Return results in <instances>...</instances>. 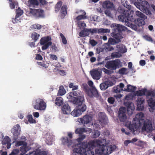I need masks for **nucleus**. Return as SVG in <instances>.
<instances>
[{
	"instance_id": "72a5a7b5",
	"label": "nucleus",
	"mask_w": 155,
	"mask_h": 155,
	"mask_svg": "<svg viewBox=\"0 0 155 155\" xmlns=\"http://www.w3.org/2000/svg\"><path fill=\"white\" fill-rule=\"evenodd\" d=\"M136 88V87L129 84L127 85V88L124 87V91L131 92H133L135 90Z\"/></svg>"
},
{
	"instance_id": "8fccbe9b",
	"label": "nucleus",
	"mask_w": 155,
	"mask_h": 155,
	"mask_svg": "<svg viewBox=\"0 0 155 155\" xmlns=\"http://www.w3.org/2000/svg\"><path fill=\"white\" fill-rule=\"evenodd\" d=\"M78 94L76 91H72L69 93L68 97L69 99H71L74 97L75 96H78Z\"/></svg>"
},
{
	"instance_id": "0e129e2a",
	"label": "nucleus",
	"mask_w": 155,
	"mask_h": 155,
	"mask_svg": "<svg viewBox=\"0 0 155 155\" xmlns=\"http://www.w3.org/2000/svg\"><path fill=\"white\" fill-rule=\"evenodd\" d=\"M134 5L137 8H139V9L141 11V7L140 2H135L134 3Z\"/></svg>"
},
{
	"instance_id": "9d476101",
	"label": "nucleus",
	"mask_w": 155,
	"mask_h": 155,
	"mask_svg": "<svg viewBox=\"0 0 155 155\" xmlns=\"http://www.w3.org/2000/svg\"><path fill=\"white\" fill-rule=\"evenodd\" d=\"M130 99V96L126 95L125 97L124 105L127 107V111L129 115H131L133 113L134 109V104L128 100Z\"/></svg>"
},
{
	"instance_id": "9b49d317",
	"label": "nucleus",
	"mask_w": 155,
	"mask_h": 155,
	"mask_svg": "<svg viewBox=\"0 0 155 155\" xmlns=\"http://www.w3.org/2000/svg\"><path fill=\"white\" fill-rule=\"evenodd\" d=\"M33 105L34 108L36 110H44L46 107V104L42 99L38 98L35 101Z\"/></svg>"
},
{
	"instance_id": "680f3d73",
	"label": "nucleus",
	"mask_w": 155,
	"mask_h": 155,
	"mask_svg": "<svg viewBox=\"0 0 155 155\" xmlns=\"http://www.w3.org/2000/svg\"><path fill=\"white\" fill-rule=\"evenodd\" d=\"M16 5V3L15 2H13L11 1V3H10V7L12 9H13L15 8V5Z\"/></svg>"
},
{
	"instance_id": "2f4dec72",
	"label": "nucleus",
	"mask_w": 155,
	"mask_h": 155,
	"mask_svg": "<svg viewBox=\"0 0 155 155\" xmlns=\"http://www.w3.org/2000/svg\"><path fill=\"white\" fill-rule=\"evenodd\" d=\"M118 12L121 13L122 14H129V12H130V11L126 9L124 7H123L121 6L120 7L118 10Z\"/></svg>"
},
{
	"instance_id": "7c9ffc66",
	"label": "nucleus",
	"mask_w": 155,
	"mask_h": 155,
	"mask_svg": "<svg viewBox=\"0 0 155 155\" xmlns=\"http://www.w3.org/2000/svg\"><path fill=\"white\" fill-rule=\"evenodd\" d=\"M82 113L78 107L74 109L71 113L72 115L74 117H77L80 115Z\"/></svg>"
},
{
	"instance_id": "6e6552de",
	"label": "nucleus",
	"mask_w": 155,
	"mask_h": 155,
	"mask_svg": "<svg viewBox=\"0 0 155 155\" xmlns=\"http://www.w3.org/2000/svg\"><path fill=\"white\" fill-rule=\"evenodd\" d=\"M92 118L91 115L86 114L82 117L78 118V121L84 127H90L93 125V123L92 122Z\"/></svg>"
},
{
	"instance_id": "f257e3e1",
	"label": "nucleus",
	"mask_w": 155,
	"mask_h": 155,
	"mask_svg": "<svg viewBox=\"0 0 155 155\" xmlns=\"http://www.w3.org/2000/svg\"><path fill=\"white\" fill-rule=\"evenodd\" d=\"M108 143V142H106V139L99 138L97 139V154L109 155L116 148V146L114 145L107 146Z\"/></svg>"
},
{
	"instance_id": "09e8293b",
	"label": "nucleus",
	"mask_w": 155,
	"mask_h": 155,
	"mask_svg": "<svg viewBox=\"0 0 155 155\" xmlns=\"http://www.w3.org/2000/svg\"><path fill=\"white\" fill-rule=\"evenodd\" d=\"M27 118L28 119V121L31 124L36 123V120L33 118L31 115H28L27 117Z\"/></svg>"
},
{
	"instance_id": "bb28decb",
	"label": "nucleus",
	"mask_w": 155,
	"mask_h": 155,
	"mask_svg": "<svg viewBox=\"0 0 155 155\" xmlns=\"http://www.w3.org/2000/svg\"><path fill=\"white\" fill-rule=\"evenodd\" d=\"M146 19L140 18L136 19L134 18V20L133 22L134 21V23L139 26H142L145 24V22L144 20Z\"/></svg>"
},
{
	"instance_id": "603ef678",
	"label": "nucleus",
	"mask_w": 155,
	"mask_h": 155,
	"mask_svg": "<svg viewBox=\"0 0 155 155\" xmlns=\"http://www.w3.org/2000/svg\"><path fill=\"white\" fill-rule=\"evenodd\" d=\"M121 54L119 52H115L111 54V56L113 58H120L121 56Z\"/></svg>"
},
{
	"instance_id": "412c9836",
	"label": "nucleus",
	"mask_w": 155,
	"mask_h": 155,
	"mask_svg": "<svg viewBox=\"0 0 155 155\" xmlns=\"http://www.w3.org/2000/svg\"><path fill=\"white\" fill-rule=\"evenodd\" d=\"M84 100V97L82 96H78L75 97H73L71 100V101L73 104H74L80 106L82 104Z\"/></svg>"
},
{
	"instance_id": "a211bd4d",
	"label": "nucleus",
	"mask_w": 155,
	"mask_h": 155,
	"mask_svg": "<svg viewBox=\"0 0 155 155\" xmlns=\"http://www.w3.org/2000/svg\"><path fill=\"white\" fill-rule=\"evenodd\" d=\"M126 109L124 107L120 108L118 113L119 119L121 122H124L127 121V117L126 114Z\"/></svg>"
},
{
	"instance_id": "a878e982",
	"label": "nucleus",
	"mask_w": 155,
	"mask_h": 155,
	"mask_svg": "<svg viewBox=\"0 0 155 155\" xmlns=\"http://www.w3.org/2000/svg\"><path fill=\"white\" fill-rule=\"evenodd\" d=\"M61 140L63 144L67 145L68 147L71 145L72 143V140L71 139H69L67 137H62Z\"/></svg>"
},
{
	"instance_id": "3c124183",
	"label": "nucleus",
	"mask_w": 155,
	"mask_h": 155,
	"mask_svg": "<svg viewBox=\"0 0 155 155\" xmlns=\"http://www.w3.org/2000/svg\"><path fill=\"white\" fill-rule=\"evenodd\" d=\"M110 30L107 29L100 28L97 30V32L98 33H104L109 32Z\"/></svg>"
},
{
	"instance_id": "4d7b16f0",
	"label": "nucleus",
	"mask_w": 155,
	"mask_h": 155,
	"mask_svg": "<svg viewBox=\"0 0 155 155\" xmlns=\"http://www.w3.org/2000/svg\"><path fill=\"white\" fill-rule=\"evenodd\" d=\"M19 151L18 149H14L9 155H17L19 153Z\"/></svg>"
},
{
	"instance_id": "13d9d810",
	"label": "nucleus",
	"mask_w": 155,
	"mask_h": 155,
	"mask_svg": "<svg viewBox=\"0 0 155 155\" xmlns=\"http://www.w3.org/2000/svg\"><path fill=\"white\" fill-rule=\"evenodd\" d=\"M107 46L105 47V49L107 51H110L113 50L114 49V48L112 46L110 45V44L106 45Z\"/></svg>"
},
{
	"instance_id": "b1692460",
	"label": "nucleus",
	"mask_w": 155,
	"mask_h": 155,
	"mask_svg": "<svg viewBox=\"0 0 155 155\" xmlns=\"http://www.w3.org/2000/svg\"><path fill=\"white\" fill-rule=\"evenodd\" d=\"M124 84L122 83H120L119 85L114 87L113 91L116 93H119L121 91H124Z\"/></svg>"
},
{
	"instance_id": "4be33fe9",
	"label": "nucleus",
	"mask_w": 155,
	"mask_h": 155,
	"mask_svg": "<svg viewBox=\"0 0 155 155\" xmlns=\"http://www.w3.org/2000/svg\"><path fill=\"white\" fill-rule=\"evenodd\" d=\"M16 15L15 18L12 19V22L14 23H18L21 22V20L19 19V17L21 16L23 14V12L19 8L16 10Z\"/></svg>"
},
{
	"instance_id": "338daca9",
	"label": "nucleus",
	"mask_w": 155,
	"mask_h": 155,
	"mask_svg": "<svg viewBox=\"0 0 155 155\" xmlns=\"http://www.w3.org/2000/svg\"><path fill=\"white\" fill-rule=\"evenodd\" d=\"M50 59H52L53 60H57L58 59V58L57 56L54 54H50Z\"/></svg>"
},
{
	"instance_id": "a19ab883",
	"label": "nucleus",
	"mask_w": 155,
	"mask_h": 155,
	"mask_svg": "<svg viewBox=\"0 0 155 155\" xmlns=\"http://www.w3.org/2000/svg\"><path fill=\"white\" fill-rule=\"evenodd\" d=\"M39 36V34L35 32L32 33L31 35V38L34 40L35 42L37 41L38 40Z\"/></svg>"
},
{
	"instance_id": "473e14b6",
	"label": "nucleus",
	"mask_w": 155,
	"mask_h": 155,
	"mask_svg": "<svg viewBox=\"0 0 155 155\" xmlns=\"http://www.w3.org/2000/svg\"><path fill=\"white\" fill-rule=\"evenodd\" d=\"M63 104V99L61 97L56 98L55 100V104L58 106H60Z\"/></svg>"
},
{
	"instance_id": "5701e85b",
	"label": "nucleus",
	"mask_w": 155,
	"mask_h": 155,
	"mask_svg": "<svg viewBox=\"0 0 155 155\" xmlns=\"http://www.w3.org/2000/svg\"><path fill=\"white\" fill-rule=\"evenodd\" d=\"M61 110L63 114H68L71 113V109L70 107L68 104H64L61 107Z\"/></svg>"
},
{
	"instance_id": "37998d69",
	"label": "nucleus",
	"mask_w": 155,
	"mask_h": 155,
	"mask_svg": "<svg viewBox=\"0 0 155 155\" xmlns=\"http://www.w3.org/2000/svg\"><path fill=\"white\" fill-rule=\"evenodd\" d=\"M110 134V132L109 130H105L103 132V133L101 134L100 132L97 130V135H98V137L101 135V137H104V136L107 137Z\"/></svg>"
},
{
	"instance_id": "f03ea898",
	"label": "nucleus",
	"mask_w": 155,
	"mask_h": 155,
	"mask_svg": "<svg viewBox=\"0 0 155 155\" xmlns=\"http://www.w3.org/2000/svg\"><path fill=\"white\" fill-rule=\"evenodd\" d=\"M145 117L144 114L142 112H140L136 115L135 117L134 118L132 124L130 121L126 122L125 126L132 131L134 132L137 130L141 125L142 123L144 121Z\"/></svg>"
},
{
	"instance_id": "052dcab7",
	"label": "nucleus",
	"mask_w": 155,
	"mask_h": 155,
	"mask_svg": "<svg viewBox=\"0 0 155 155\" xmlns=\"http://www.w3.org/2000/svg\"><path fill=\"white\" fill-rule=\"evenodd\" d=\"M78 26L80 28H84L86 26V24L84 22L80 21L78 23Z\"/></svg>"
},
{
	"instance_id": "5fc2aeb1",
	"label": "nucleus",
	"mask_w": 155,
	"mask_h": 155,
	"mask_svg": "<svg viewBox=\"0 0 155 155\" xmlns=\"http://www.w3.org/2000/svg\"><path fill=\"white\" fill-rule=\"evenodd\" d=\"M60 35L62 39V42L63 44L64 45L67 44V41L64 35L62 33H61Z\"/></svg>"
},
{
	"instance_id": "f704fd0d",
	"label": "nucleus",
	"mask_w": 155,
	"mask_h": 155,
	"mask_svg": "<svg viewBox=\"0 0 155 155\" xmlns=\"http://www.w3.org/2000/svg\"><path fill=\"white\" fill-rule=\"evenodd\" d=\"M87 130L85 128H79L76 129L75 131V133L79 135L81 134L83 132H86Z\"/></svg>"
},
{
	"instance_id": "864d4df0",
	"label": "nucleus",
	"mask_w": 155,
	"mask_h": 155,
	"mask_svg": "<svg viewBox=\"0 0 155 155\" xmlns=\"http://www.w3.org/2000/svg\"><path fill=\"white\" fill-rule=\"evenodd\" d=\"M80 109L81 112L83 113L85 111L86 109V105L84 104L81 105L80 106H79L78 107Z\"/></svg>"
},
{
	"instance_id": "cd10ccee",
	"label": "nucleus",
	"mask_w": 155,
	"mask_h": 155,
	"mask_svg": "<svg viewBox=\"0 0 155 155\" xmlns=\"http://www.w3.org/2000/svg\"><path fill=\"white\" fill-rule=\"evenodd\" d=\"M116 50L120 53H124L127 51V49L125 46L122 44L117 45L116 46Z\"/></svg>"
},
{
	"instance_id": "423d86ee",
	"label": "nucleus",
	"mask_w": 155,
	"mask_h": 155,
	"mask_svg": "<svg viewBox=\"0 0 155 155\" xmlns=\"http://www.w3.org/2000/svg\"><path fill=\"white\" fill-rule=\"evenodd\" d=\"M87 84L91 87H89L87 85L84 86V88L87 95L91 97H97V90L96 87L93 86V83L91 80L88 81Z\"/></svg>"
},
{
	"instance_id": "c9c22d12",
	"label": "nucleus",
	"mask_w": 155,
	"mask_h": 155,
	"mask_svg": "<svg viewBox=\"0 0 155 155\" xmlns=\"http://www.w3.org/2000/svg\"><path fill=\"white\" fill-rule=\"evenodd\" d=\"M27 144L26 143V145L25 144L20 148V150L24 153H25L30 150L29 147L27 146Z\"/></svg>"
},
{
	"instance_id": "20e7f679",
	"label": "nucleus",
	"mask_w": 155,
	"mask_h": 155,
	"mask_svg": "<svg viewBox=\"0 0 155 155\" xmlns=\"http://www.w3.org/2000/svg\"><path fill=\"white\" fill-rule=\"evenodd\" d=\"M118 18L119 21L122 22H125V25L130 28L132 29L137 30V27L136 25H133L129 22V21L133 22L134 20V17L133 15L130 14H121L118 16Z\"/></svg>"
},
{
	"instance_id": "393cba45",
	"label": "nucleus",
	"mask_w": 155,
	"mask_h": 155,
	"mask_svg": "<svg viewBox=\"0 0 155 155\" xmlns=\"http://www.w3.org/2000/svg\"><path fill=\"white\" fill-rule=\"evenodd\" d=\"M67 6L66 5H63L61 7L60 14L61 18H64L67 13Z\"/></svg>"
},
{
	"instance_id": "6ab92c4d",
	"label": "nucleus",
	"mask_w": 155,
	"mask_h": 155,
	"mask_svg": "<svg viewBox=\"0 0 155 155\" xmlns=\"http://www.w3.org/2000/svg\"><path fill=\"white\" fill-rule=\"evenodd\" d=\"M97 31L96 29H85L79 33V35L80 37L87 36H88L90 33L93 34L96 33Z\"/></svg>"
},
{
	"instance_id": "ddd939ff",
	"label": "nucleus",
	"mask_w": 155,
	"mask_h": 155,
	"mask_svg": "<svg viewBox=\"0 0 155 155\" xmlns=\"http://www.w3.org/2000/svg\"><path fill=\"white\" fill-rule=\"evenodd\" d=\"M111 27L113 28L114 30L116 32L117 31L118 33H116L115 34H120L122 31H127L128 33L131 32V31L129 30L127 28L121 25L114 23L111 25Z\"/></svg>"
},
{
	"instance_id": "c85d7f7f",
	"label": "nucleus",
	"mask_w": 155,
	"mask_h": 155,
	"mask_svg": "<svg viewBox=\"0 0 155 155\" xmlns=\"http://www.w3.org/2000/svg\"><path fill=\"white\" fill-rule=\"evenodd\" d=\"M103 6L104 8H113L114 5L113 3L109 1H107L104 2Z\"/></svg>"
},
{
	"instance_id": "2eb2a0df",
	"label": "nucleus",
	"mask_w": 155,
	"mask_h": 155,
	"mask_svg": "<svg viewBox=\"0 0 155 155\" xmlns=\"http://www.w3.org/2000/svg\"><path fill=\"white\" fill-rule=\"evenodd\" d=\"M98 121L101 126L104 127L107 124L109 121L105 114L104 112H100L98 114Z\"/></svg>"
},
{
	"instance_id": "c756f323",
	"label": "nucleus",
	"mask_w": 155,
	"mask_h": 155,
	"mask_svg": "<svg viewBox=\"0 0 155 155\" xmlns=\"http://www.w3.org/2000/svg\"><path fill=\"white\" fill-rule=\"evenodd\" d=\"M80 12H82V15H80L76 17V19L77 21L82 19H85L87 18V16L86 15V13L84 11L81 10Z\"/></svg>"
},
{
	"instance_id": "774afa93",
	"label": "nucleus",
	"mask_w": 155,
	"mask_h": 155,
	"mask_svg": "<svg viewBox=\"0 0 155 155\" xmlns=\"http://www.w3.org/2000/svg\"><path fill=\"white\" fill-rule=\"evenodd\" d=\"M51 46V48L53 49L55 51H59V49L54 44Z\"/></svg>"
},
{
	"instance_id": "e433bc0d",
	"label": "nucleus",
	"mask_w": 155,
	"mask_h": 155,
	"mask_svg": "<svg viewBox=\"0 0 155 155\" xmlns=\"http://www.w3.org/2000/svg\"><path fill=\"white\" fill-rule=\"evenodd\" d=\"M90 74L94 79L97 80V69H93L90 71Z\"/></svg>"
},
{
	"instance_id": "dca6fc26",
	"label": "nucleus",
	"mask_w": 155,
	"mask_h": 155,
	"mask_svg": "<svg viewBox=\"0 0 155 155\" xmlns=\"http://www.w3.org/2000/svg\"><path fill=\"white\" fill-rule=\"evenodd\" d=\"M142 129L143 131H145L148 132H150L153 130L152 124L151 121L148 120H146L143 122Z\"/></svg>"
},
{
	"instance_id": "69168bd1",
	"label": "nucleus",
	"mask_w": 155,
	"mask_h": 155,
	"mask_svg": "<svg viewBox=\"0 0 155 155\" xmlns=\"http://www.w3.org/2000/svg\"><path fill=\"white\" fill-rule=\"evenodd\" d=\"M90 44L93 46H94L97 44V42L93 39L89 41Z\"/></svg>"
},
{
	"instance_id": "f8f14e48",
	"label": "nucleus",
	"mask_w": 155,
	"mask_h": 155,
	"mask_svg": "<svg viewBox=\"0 0 155 155\" xmlns=\"http://www.w3.org/2000/svg\"><path fill=\"white\" fill-rule=\"evenodd\" d=\"M120 66L121 62L118 60L107 61L105 65L106 68L111 70H116Z\"/></svg>"
},
{
	"instance_id": "49530a36",
	"label": "nucleus",
	"mask_w": 155,
	"mask_h": 155,
	"mask_svg": "<svg viewBox=\"0 0 155 155\" xmlns=\"http://www.w3.org/2000/svg\"><path fill=\"white\" fill-rule=\"evenodd\" d=\"M28 2L30 5L37 6L38 5V2L37 0H29Z\"/></svg>"
},
{
	"instance_id": "79ce46f5",
	"label": "nucleus",
	"mask_w": 155,
	"mask_h": 155,
	"mask_svg": "<svg viewBox=\"0 0 155 155\" xmlns=\"http://www.w3.org/2000/svg\"><path fill=\"white\" fill-rule=\"evenodd\" d=\"M14 130V129H11V131L13 134L14 136L15 137V138L17 139L20 134V132L21 131L20 128H18V130L15 131Z\"/></svg>"
},
{
	"instance_id": "a18cd8bd",
	"label": "nucleus",
	"mask_w": 155,
	"mask_h": 155,
	"mask_svg": "<svg viewBox=\"0 0 155 155\" xmlns=\"http://www.w3.org/2000/svg\"><path fill=\"white\" fill-rule=\"evenodd\" d=\"M62 2L61 1H59L57 2L55 7V11L56 12H57L59 11L62 5Z\"/></svg>"
},
{
	"instance_id": "e2e57ef3",
	"label": "nucleus",
	"mask_w": 155,
	"mask_h": 155,
	"mask_svg": "<svg viewBox=\"0 0 155 155\" xmlns=\"http://www.w3.org/2000/svg\"><path fill=\"white\" fill-rule=\"evenodd\" d=\"M107 101L110 104H113L115 101L113 97H110L108 98Z\"/></svg>"
},
{
	"instance_id": "de8ad7c7",
	"label": "nucleus",
	"mask_w": 155,
	"mask_h": 155,
	"mask_svg": "<svg viewBox=\"0 0 155 155\" xmlns=\"http://www.w3.org/2000/svg\"><path fill=\"white\" fill-rule=\"evenodd\" d=\"M128 71L127 68H123L119 70L118 72L119 74H126L128 73Z\"/></svg>"
},
{
	"instance_id": "39448f33",
	"label": "nucleus",
	"mask_w": 155,
	"mask_h": 155,
	"mask_svg": "<svg viewBox=\"0 0 155 155\" xmlns=\"http://www.w3.org/2000/svg\"><path fill=\"white\" fill-rule=\"evenodd\" d=\"M146 90L142 89L136 91L135 92V96H137V109L139 110H142L143 109L145 99L141 96L145 95Z\"/></svg>"
},
{
	"instance_id": "4468645a",
	"label": "nucleus",
	"mask_w": 155,
	"mask_h": 155,
	"mask_svg": "<svg viewBox=\"0 0 155 155\" xmlns=\"http://www.w3.org/2000/svg\"><path fill=\"white\" fill-rule=\"evenodd\" d=\"M114 38H109L108 43L106 45L110 44L114 45L116 44L119 43L121 41V39L123 38L122 35L120 34H115Z\"/></svg>"
},
{
	"instance_id": "7ed1b4c3",
	"label": "nucleus",
	"mask_w": 155,
	"mask_h": 155,
	"mask_svg": "<svg viewBox=\"0 0 155 155\" xmlns=\"http://www.w3.org/2000/svg\"><path fill=\"white\" fill-rule=\"evenodd\" d=\"M95 143L94 140L89 141L85 145V148L79 147L75 148L73 150V155H91L92 152L90 150L92 146H94Z\"/></svg>"
},
{
	"instance_id": "1a4fd4ad",
	"label": "nucleus",
	"mask_w": 155,
	"mask_h": 155,
	"mask_svg": "<svg viewBox=\"0 0 155 155\" xmlns=\"http://www.w3.org/2000/svg\"><path fill=\"white\" fill-rule=\"evenodd\" d=\"M51 38L50 36H47L42 38L40 40L41 45H43L41 47L42 50H45L47 49L51 45L52 42L51 41Z\"/></svg>"
},
{
	"instance_id": "4c0bfd02",
	"label": "nucleus",
	"mask_w": 155,
	"mask_h": 155,
	"mask_svg": "<svg viewBox=\"0 0 155 155\" xmlns=\"http://www.w3.org/2000/svg\"><path fill=\"white\" fill-rule=\"evenodd\" d=\"M66 91L65 90L63 86H60L58 91V94L59 95L62 96L66 93Z\"/></svg>"
},
{
	"instance_id": "c03bdc74",
	"label": "nucleus",
	"mask_w": 155,
	"mask_h": 155,
	"mask_svg": "<svg viewBox=\"0 0 155 155\" xmlns=\"http://www.w3.org/2000/svg\"><path fill=\"white\" fill-rule=\"evenodd\" d=\"M10 141V138L8 136H5L2 141V143L3 145H5L9 143Z\"/></svg>"
},
{
	"instance_id": "58836bf2",
	"label": "nucleus",
	"mask_w": 155,
	"mask_h": 155,
	"mask_svg": "<svg viewBox=\"0 0 155 155\" xmlns=\"http://www.w3.org/2000/svg\"><path fill=\"white\" fill-rule=\"evenodd\" d=\"M22 138L23 139L24 141H18L16 142L15 145L16 146H19L21 145L23 146L25 144H26V143L25 142L26 140V138L25 136H22Z\"/></svg>"
},
{
	"instance_id": "aec40b11",
	"label": "nucleus",
	"mask_w": 155,
	"mask_h": 155,
	"mask_svg": "<svg viewBox=\"0 0 155 155\" xmlns=\"http://www.w3.org/2000/svg\"><path fill=\"white\" fill-rule=\"evenodd\" d=\"M140 2L141 8V11L147 14H149L150 12L148 8L149 4L145 0H143L140 1Z\"/></svg>"
},
{
	"instance_id": "f3484780",
	"label": "nucleus",
	"mask_w": 155,
	"mask_h": 155,
	"mask_svg": "<svg viewBox=\"0 0 155 155\" xmlns=\"http://www.w3.org/2000/svg\"><path fill=\"white\" fill-rule=\"evenodd\" d=\"M44 11L41 9H31L30 13L36 18H43L44 16Z\"/></svg>"
},
{
	"instance_id": "ea45409f",
	"label": "nucleus",
	"mask_w": 155,
	"mask_h": 155,
	"mask_svg": "<svg viewBox=\"0 0 155 155\" xmlns=\"http://www.w3.org/2000/svg\"><path fill=\"white\" fill-rule=\"evenodd\" d=\"M135 15L137 17L140 18L147 19V17L141 12L138 11H136L135 12Z\"/></svg>"
},
{
	"instance_id": "bf43d9fd",
	"label": "nucleus",
	"mask_w": 155,
	"mask_h": 155,
	"mask_svg": "<svg viewBox=\"0 0 155 155\" xmlns=\"http://www.w3.org/2000/svg\"><path fill=\"white\" fill-rule=\"evenodd\" d=\"M41 28V25L38 24H35L32 25L31 28L34 29H39Z\"/></svg>"
},
{
	"instance_id": "0eeeda50",
	"label": "nucleus",
	"mask_w": 155,
	"mask_h": 155,
	"mask_svg": "<svg viewBox=\"0 0 155 155\" xmlns=\"http://www.w3.org/2000/svg\"><path fill=\"white\" fill-rule=\"evenodd\" d=\"M155 90L149 91L148 93L147 97L149 99L147 100V102L150 108H149L151 112H155Z\"/></svg>"
},
{
	"instance_id": "6e6d98bb",
	"label": "nucleus",
	"mask_w": 155,
	"mask_h": 155,
	"mask_svg": "<svg viewBox=\"0 0 155 155\" xmlns=\"http://www.w3.org/2000/svg\"><path fill=\"white\" fill-rule=\"evenodd\" d=\"M108 87L105 82L103 83L100 85V88L101 90H104L107 89Z\"/></svg>"
}]
</instances>
